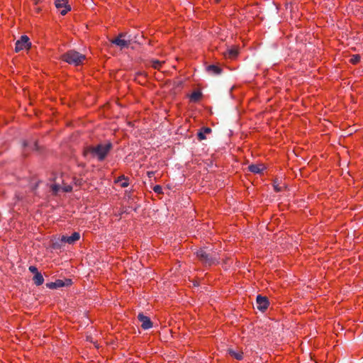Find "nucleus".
Listing matches in <instances>:
<instances>
[{"label":"nucleus","instance_id":"obj_8","mask_svg":"<svg viewBox=\"0 0 363 363\" xmlns=\"http://www.w3.org/2000/svg\"><path fill=\"white\" fill-rule=\"evenodd\" d=\"M138 318L140 322L141 323V327L143 328V329L147 330L152 327V323L147 316H145L143 314L140 313Z\"/></svg>","mask_w":363,"mask_h":363},{"label":"nucleus","instance_id":"obj_10","mask_svg":"<svg viewBox=\"0 0 363 363\" xmlns=\"http://www.w3.org/2000/svg\"><path fill=\"white\" fill-rule=\"evenodd\" d=\"M124 34H120L116 38L111 40V43L120 47L121 48H126L129 45V41L123 39Z\"/></svg>","mask_w":363,"mask_h":363},{"label":"nucleus","instance_id":"obj_15","mask_svg":"<svg viewBox=\"0 0 363 363\" xmlns=\"http://www.w3.org/2000/svg\"><path fill=\"white\" fill-rule=\"evenodd\" d=\"M33 281H34V283L37 285V286H40L41 284H43L44 282V279H43V275L39 272V273H37L34 275L33 277Z\"/></svg>","mask_w":363,"mask_h":363},{"label":"nucleus","instance_id":"obj_17","mask_svg":"<svg viewBox=\"0 0 363 363\" xmlns=\"http://www.w3.org/2000/svg\"><path fill=\"white\" fill-rule=\"evenodd\" d=\"M163 63H164V62L159 61V60H157L151 61L152 67L153 68H155V69H160L162 67V65Z\"/></svg>","mask_w":363,"mask_h":363},{"label":"nucleus","instance_id":"obj_21","mask_svg":"<svg viewBox=\"0 0 363 363\" xmlns=\"http://www.w3.org/2000/svg\"><path fill=\"white\" fill-rule=\"evenodd\" d=\"M29 270L30 272L33 273V274H37V273H39L38 272V269L35 267V266H30L29 267Z\"/></svg>","mask_w":363,"mask_h":363},{"label":"nucleus","instance_id":"obj_3","mask_svg":"<svg viewBox=\"0 0 363 363\" xmlns=\"http://www.w3.org/2000/svg\"><path fill=\"white\" fill-rule=\"evenodd\" d=\"M196 256L199 260L205 265L211 266L218 263V258L213 257L206 253L204 249H200L196 252Z\"/></svg>","mask_w":363,"mask_h":363},{"label":"nucleus","instance_id":"obj_4","mask_svg":"<svg viewBox=\"0 0 363 363\" xmlns=\"http://www.w3.org/2000/svg\"><path fill=\"white\" fill-rule=\"evenodd\" d=\"M31 43L29 38L27 35H22L21 38L16 43L15 50L19 52L23 50H28L30 48Z\"/></svg>","mask_w":363,"mask_h":363},{"label":"nucleus","instance_id":"obj_16","mask_svg":"<svg viewBox=\"0 0 363 363\" xmlns=\"http://www.w3.org/2000/svg\"><path fill=\"white\" fill-rule=\"evenodd\" d=\"M229 353L232 357H235L238 360H241L243 357L242 352H237L233 350H230Z\"/></svg>","mask_w":363,"mask_h":363},{"label":"nucleus","instance_id":"obj_26","mask_svg":"<svg viewBox=\"0 0 363 363\" xmlns=\"http://www.w3.org/2000/svg\"><path fill=\"white\" fill-rule=\"evenodd\" d=\"M210 132H211V129H210V128H206L205 129V133H210Z\"/></svg>","mask_w":363,"mask_h":363},{"label":"nucleus","instance_id":"obj_7","mask_svg":"<svg viewBox=\"0 0 363 363\" xmlns=\"http://www.w3.org/2000/svg\"><path fill=\"white\" fill-rule=\"evenodd\" d=\"M80 239V234L78 232H74L70 236L62 235L60 238L62 242L68 244H74L75 242Z\"/></svg>","mask_w":363,"mask_h":363},{"label":"nucleus","instance_id":"obj_18","mask_svg":"<svg viewBox=\"0 0 363 363\" xmlns=\"http://www.w3.org/2000/svg\"><path fill=\"white\" fill-rule=\"evenodd\" d=\"M64 286V281L60 279L56 280L55 282H52L50 284V288H55V287H60Z\"/></svg>","mask_w":363,"mask_h":363},{"label":"nucleus","instance_id":"obj_11","mask_svg":"<svg viewBox=\"0 0 363 363\" xmlns=\"http://www.w3.org/2000/svg\"><path fill=\"white\" fill-rule=\"evenodd\" d=\"M248 169L251 172L259 174L265 169V167L263 164H256L250 165Z\"/></svg>","mask_w":363,"mask_h":363},{"label":"nucleus","instance_id":"obj_1","mask_svg":"<svg viewBox=\"0 0 363 363\" xmlns=\"http://www.w3.org/2000/svg\"><path fill=\"white\" fill-rule=\"evenodd\" d=\"M111 147V143L106 144H99L96 146H89L84 150V155L85 157L89 155L92 157H96L99 160H103L110 151Z\"/></svg>","mask_w":363,"mask_h":363},{"label":"nucleus","instance_id":"obj_22","mask_svg":"<svg viewBox=\"0 0 363 363\" xmlns=\"http://www.w3.org/2000/svg\"><path fill=\"white\" fill-rule=\"evenodd\" d=\"M236 55H237V51H236V50H230L229 51V56H230V57H235Z\"/></svg>","mask_w":363,"mask_h":363},{"label":"nucleus","instance_id":"obj_28","mask_svg":"<svg viewBox=\"0 0 363 363\" xmlns=\"http://www.w3.org/2000/svg\"><path fill=\"white\" fill-rule=\"evenodd\" d=\"M216 1L218 3V2H219V1H220V0H216Z\"/></svg>","mask_w":363,"mask_h":363},{"label":"nucleus","instance_id":"obj_6","mask_svg":"<svg viewBox=\"0 0 363 363\" xmlns=\"http://www.w3.org/2000/svg\"><path fill=\"white\" fill-rule=\"evenodd\" d=\"M61 189L63 191L69 192L72 190V186L71 183H67L65 179H63L62 185L55 184L52 186V189L55 194H57Z\"/></svg>","mask_w":363,"mask_h":363},{"label":"nucleus","instance_id":"obj_25","mask_svg":"<svg viewBox=\"0 0 363 363\" xmlns=\"http://www.w3.org/2000/svg\"><path fill=\"white\" fill-rule=\"evenodd\" d=\"M33 147H34V149H35V150H37V149H38V145H37V143H35V142L34 143V144H33Z\"/></svg>","mask_w":363,"mask_h":363},{"label":"nucleus","instance_id":"obj_5","mask_svg":"<svg viewBox=\"0 0 363 363\" xmlns=\"http://www.w3.org/2000/svg\"><path fill=\"white\" fill-rule=\"evenodd\" d=\"M55 5L62 16L66 15L71 10L67 0H55Z\"/></svg>","mask_w":363,"mask_h":363},{"label":"nucleus","instance_id":"obj_12","mask_svg":"<svg viewBox=\"0 0 363 363\" xmlns=\"http://www.w3.org/2000/svg\"><path fill=\"white\" fill-rule=\"evenodd\" d=\"M115 182L120 183L121 187L125 188L129 185V179L124 175H121L116 179Z\"/></svg>","mask_w":363,"mask_h":363},{"label":"nucleus","instance_id":"obj_27","mask_svg":"<svg viewBox=\"0 0 363 363\" xmlns=\"http://www.w3.org/2000/svg\"><path fill=\"white\" fill-rule=\"evenodd\" d=\"M23 145H24L25 147H26V146H28V144L25 142V143H23Z\"/></svg>","mask_w":363,"mask_h":363},{"label":"nucleus","instance_id":"obj_20","mask_svg":"<svg viewBox=\"0 0 363 363\" xmlns=\"http://www.w3.org/2000/svg\"><path fill=\"white\" fill-rule=\"evenodd\" d=\"M153 191H154L155 193H157V194H162V186H160V185H156V186H155L153 187Z\"/></svg>","mask_w":363,"mask_h":363},{"label":"nucleus","instance_id":"obj_23","mask_svg":"<svg viewBox=\"0 0 363 363\" xmlns=\"http://www.w3.org/2000/svg\"><path fill=\"white\" fill-rule=\"evenodd\" d=\"M147 175L149 178H152L155 175V172L149 171L147 172Z\"/></svg>","mask_w":363,"mask_h":363},{"label":"nucleus","instance_id":"obj_9","mask_svg":"<svg viewBox=\"0 0 363 363\" xmlns=\"http://www.w3.org/2000/svg\"><path fill=\"white\" fill-rule=\"evenodd\" d=\"M257 308L259 310L264 311L269 306L268 299L266 297H264V296H262L260 295H258L257 296Z\"/></svg>","mask_w":363,"mask_h":363},{"label":"nucleus","instance_id":"obj_2","mask_svg":"<svg viewBox=\"0 0 363 363\" xmlns=\"http://www.w3.org/2000/svg\"><path fill=\"white\" fill-rule=\"evenodd\" d=\"M62 59L70 65L78 66L83 63L86 59V57L84 55L72 50L62 55Z\"/></svg>","mask_w":363,"mask_h":363},{"label":"nucleus","instance_id":"obj_14","mask_svg":"<svg viewBox=\"0 0 363 363\" xmlns=\"http://www.w3.org/2000/svg\"><path fill=\"white\" fill-rule=\"evenodd\" d=\"M201 96H202V94L201 91H194L191 94L189 98H190L191 101L197 102L198 101H199L201 99Z\"/></svg>","mask_w":363,"mask_h":363},{"label":"nucleus","instance_id":"obj_24","mask_svg":"<svg viewBox=\"0 0 363 363\" xmlns=\"http://www.w3.org/2000/svg\"><path fill=\"white\" fill-rule=\"evenodd\" d=\"M199 138L200 140H203V139H205V136L203 135V133H199Z\"/></svg>","mask_w":363,"mask_h":363},{"label":"nucleus","instance_id":"obj_19","mask_svg":"<svg viewBox=\"0 0 363 363\" xmlns=\"http://www.w3.org/2000/svg\"><path fill=\"white\" fill-rule=\"evenodd\" d=\"M360 60V57L359 55H354L350 58V62L353 65L358 63Z\"/></svg>","mask_w":363,"mask_h":363},{"label":"nucleus","instance_id":"obj_13","mask_svg":"<svg viewBox=\"0 0 363 363\" xmlns=\"http://www.w3.org/2000/svg\"><path fill=\"white\" fill-rule=\"evenodd\" d=\"M206 70L209 73H212L213 74H220L222 72L221 68L215 65H211L208 66L206 68Z\"/></svg>","mask_w":363,"mask_h":363}]
</instances>
